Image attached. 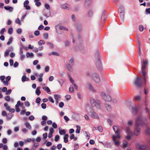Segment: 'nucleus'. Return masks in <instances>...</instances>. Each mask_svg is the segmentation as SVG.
Listing matches in <instances>:
<instances>
[{"instance_id":"1","label":"nucleus","mask_w":150,"mask_h":150,"mask_svg":"<svg viewBox=\"0 0 150 150\" xmlns=\"http://www.w3.org/2000/svg\"><path fill=\"white\" fill-rule=\"evenodd\" d=\"M148 61L147 60L144 61L142 64V70L140 73L142 72V77L140 78L137 77L134 81V84L137 87L141 88L143 85L146 84L147 80L148 78L147 75V73L145 70Z\"/></svg>"},{"instance_id":"2","label":"nucleus","mask_w":150,"mask_h":150,"mask_svg":"<svg viewBox=\"0 0 150 150\" xmlns=\"http://www.w3.org/2000/svg\"><path fill=\"white\" fill-rule=\"evenodd\" d=\"M113 129L115 134H117L116 136L113 135L112 137L113 138V140L114 142L115 145L117 146L119 145L120 143L119 141H116V140L117 138H120V131L118 127L117 126H114L113 127Z\"/></svg>"},{"instance_id":"3","label":"nucleus","mask_w":150,"mask_h":150,"mask_svg":"<svg viewBox=\"0 0 150 150\" xmlns=\"http://www.w3.org/2000/svg\"><path fill=\"white\" fill-rule=\"evenodd\" d=\"M146 120L143 119L141 116H139L137 118L135 122V126L139 127L141 126L144 125H147Z\"/></svg>"},{"instance_id":"4","label":"nucleus","mask_w":150,"mask_h":150,"mask_svg":"<svg viewBox=\"0 0 150 150\" xmlns=\"http://www.w3.org/2000/svg\"><path fill=\"white\" fill-rule=\"evenodd\" d=\"M90 102L92 106L96 107L97 109H100L101 108V101L99 100H95L93 98L90 99Z\"/></svg>"},{"instance_id":"5","label":"nucleus","mask_w":150,"mask_h":150,"mask_svg":"<svg viewBox=\"0 0 150 150\" xmlns=\"http://www.w3.org/2000/svg\"><path fill=\"white\" fill-rule=\"evenodd\" d=\"M120 17L122 21H123L124 19L125 9L124 7L121 6L119 7L118 9Z\"/></svg>"},{"instance_id":"6","label":"nucleus","mask_w":150,"mask_h":150,"mask_svg":"<svg viewBox=\"0 0 150 150\" xmlns=\"http://www.w3.org/2000/svg\"><path fill=\"white\" fill-rule=\"evenodd\" d=\"M74 59L73 58H71L69 61V63L66 65V68L67 69L70 71H73V69L72 67L74 64Z\"/></svg>"},{"instance_id":"7","label":"nucleus","mask_w":150,"mask_h":150,"mask_svg":"<svg viewBox=\"0 0 150 150\" xmlns=\"http://www.w3.org/2000/svg\"><path fill=\"white\" fill-rule=\"evenodd\" d=\"M101 96L103 99L106 101L110 102L112 100L111 97L109 95H107L103 92L101 93Z\"/></svg>"},{"instance_id":"8","label":"nucleus","mask_w":150,"mask_h":150,"mask_svg":"<svg viewBox=\"0 0 150 150\" xmlns=\"http://www.w3.org/2000/svg\"><path fill=\"white\" fill-rule=\"evenodd\" d=\"M92 78L94 81L97 83H99L100 82V79L98 74L94 73L92 75Z\"/></svg>"},{"instance_id":"9","label":"nucleus","mask_w":150,"mask_h":150,"mask_svg":"<svg viewBox=\"0 0 150 150\" xmlns=\"http://www.w3.org/2000/svg\"><path fill=\"white\" fill-rule=\"evenodd\" d=\"M140 132V129L139 127H136L135 129L134 132V134L136 136H138Z\"/></svg>"},{"instance_id":"10","label":"nucleus","mask_w":150,"mask_h":150,"mask_svg":"<svg viewBox=\"0 0 150 150\" xmlns=\"http://www.w3.org/2000/svg\"><path fill=\"white\" fill-rule=\"evenodd\" d=\"M96 65L97 67L100 70H101L102 68V64L100 61V59L98 58L96 61Z\"/></svg>"},{"instance_id":"11","label":"nucleus","mask_w":150,"mask_h":150,"mask_svg":"<svg viewBox=\"0 0 150 150\" xmlns=\"http://www.w3.org/2000/svg\"><path fill=\"white\" fill-rule=\"evenodd\" d=\"M91 116L92 118L99 119V117L97 114L95 112L93 111L91 113Z\"/></svg>"},{"instance_id":"12","label":"nucleus","mask_w":150,"mask_h":150,"mask_svg":"<svg viewBox=\"0 0 150 150\" xmlns=\"http://www.w3.org/2000/svg\"><path fill=\"white\" fill-rule=\"evenodd\" d=\"M61 8L63 9H65L67 10H69L71 9L70 6L67 4H64L61 6Z\"/></svg>"},{"instance_id":"13","label":"nucleus","mask_w":150,"mask_h":150,"mask_svg":"<svg viewBox=\"0 0 150 150\" xmlns=\"http://www.w3.org/2000/svg\"><path fill=\"white\" fill-rule=\"evenodd\" d=\"M107 18V16L105 15V11L104 10L101 15V20L105 21L106 20Z\"/></svg>"},{"instance_id":"14","label":"nucleus","mask_w":150,"mask_h":150,"mask_svg":"<svg viewBox=\"0 0 150 150\" xmlns=\"http://www.w3.org/2000/svg\"><path fill=\"white\" fill-rule=\"evenodd\" d=\"M76 29L78 32H80L82 30V25L80 23H77L76 25Z\"/></svg>"},{"instance_id":"15","label":"nucleus","mask_w":150,"mask_h":150,"mask_svg":"<svg viewBox=\"0 0 150 150\" xmlns=\"http://www.w3.org/2000/svg\"><path fill=\"white\" fill-rule=\"evenodd\" d=\"M138 150H150L146 148V146L144 145H140L138 146Z\"/></svg>"},{"instance_id":"16","label":"nucleus","mask_w":150,"mask_h":150,"mask_svg":"<svg viewBox=\"0 0 150 150\" xmlns=\"http://www.w3.org/2000/svg\"><path fill=\"white\" fill-rule=\"evenodd\" d=\"M138 108V106H134L132 107V112L133 114H136L137 113Z\"/></svg>"},{"instance_id":"17","label":"nucleus","mask_w":150,"mask_h":150,"mask_svg":"<svg viewBox=\"0 0 150 150\" xmlns=\"http://www.w3.org/2000/svg\"><path fill=\"white\" fill-rule=\"evenodd\" d=\"M13 49V47H10L9 49L7 50L5 52L4 54V56L5 57L7 56L8 55L10 52Z\"/></svg>"},{"instance_id":"18","label":"nucleus","mask_w":150,"mask_h":150,"mask_svg":"<svg viewBox=\"0 0 150 150\" xmlns=\"http://www.w3.org/2000/svg\"><path fill=\"white\" fill-rule=\"evenodd\" d=\"M54 130L52 128H51L50 129V132L49 133L48 135V137L49 138H50L52 136L53 132H54Z\"/></svg>"},{"instance_id":"19","label":"nucleus","mask_w":150,"mask_h":150,"mask_svg":"<svg viewBox=\"0 0 150 150\" xmlns=\"http://www.w3.org/2000/svg\"><path fill=\"white\" fill-rule=\"evenodd\" d=\"M105 105L106 108L107 110L109 111H110L111 110V107L110 104L105 103Z\"/></svg>"},{"instance_id":"20","label":"nucleus","mask_w":150,"mask_h":150,"mask_svg":"<svg viewBox=\"0 0 150 150\" xmlns=\"http://www.w3.org/2000/svg\"><path fill=\"white\" fill-rule=\"evenodd\" d=\"M4 8L5 9L9 11L10 12H12L13 10V8L12 7L9 6H4Z\"/></svg>"},{"instance_id":"21","label":"nucleus","mask_w":150,"mask_h":150,"mask_svg":"<svg viewBox=\"0 0 150 150\" xmlns=\"http://www.w3.org/2000/svg\"><path fill=\"white\" fill-rule=\"evenodd\" d=\"M126 132L127 134H128L130 135H133V133L130 130L129 127H127L126 129Z\"/></svg>"},{"instance_id":"22","label":"nucleus","mask_w":150,"mask_h":150,"mask_svg":"<svg viewBox=\"0 0 150 150\" xmlns=\"http://www.w3.org/2000/svg\"><path fill=\"white\" fill-rule=\"evenodd\" d=\"M69 137V135L67 134H65L64 137V142L65 143H67L68 142V138Z\"/></svg>"},{"instance_id":"23","label":"nucleus","mask_w":150,"mask_h":150,"mask_svg":"<svg viewBox=\"0 0 150 150\" xmlns=\"http://www.w3.org/2000/svg\"><path fill=\"white\" fill-rule=\"evenodd\" d=\"M39 144L38 143H35L32 148V150H35V149L39 146Z\"/></svg>"},{"instance_id":"24","label":"nucleus","mask_w":150,"mask_h":150,"mask_svg":"<svg viewBox=\"0 0 150 150\" xmlns=\"http://www.w3.org/2000/svg\"><path fill=\"white\" fill-rule=\"evenodd\" d=\"M146 129L145 130V132L147 134L150 135V128H149L147 125L146 126Z\"/></svg>"},{"instance_id":"25","label":"nucleus","mask_w":150,"mask_h":150,"mask_svg":"<svg viewBox=\"0 0 150 150\" xmlns=\"http://www.w3.org/2000/svg\"><path fill=\"white\" fill-rule=\"evenodd\" d=\"M24 125L27 128H28L30 130L31 129V127L29 122H25V123Z\"/></svg>"},{"instance_id":"26","label":"nucleus","mask_w":150,"mask_h":150,"mask_svg":"<svg viewBox=\"0 0 150 150\" xmlns=\"http://www.w3.org/2000/svg\"><path fill=\"white\" fill-rule=\"evenodd\" d=\"M43 15L45 16L47 18L50 17V16H51V13H50V11H48L46 13H45V12L44 13H43Z\"/></svg>"},{"instance_id":"27","label":"nucleus","mask_w":150,"mask_h":150,"mask_svg":"<svg viewBox=\"0 0 150 150\" xmlns=\"http://www.w3.org/2000/svg\"><path fill=\"white\" fill-rule=\"evenodd\" d=\"M40 86H38L37 87V88L36 89V91H35L36 94L38 95H40L41 93V92L40 90Z\"/></svg>"},{"instance_id":"28","label":"nucleus","mask_w":150,"mask_h":150,"mask_svg":"<svg viewBox=\"0 0 150 150\" xmlns=\"http://www.w3.org/2000/svg\"><path fill=\"white\" fill-rule=\"evenodd\" d=\"M26 56L27 58H28L30 57H33L34 56V54L32 52L30 53L29 52H27L26 53Z\"/></svg>"},{"instance_id":"29","label":"nucleus","mask_w":150,"mask_h":150,"mask_svg":"<svg viewBox=\"0 0 150 150\" xmlns=\"http://www.w3.org/2000/svg\"><path fill=\"white\" fill-rule=\"evenodd\" d=\"M93 11L91 10H90L88 12V16L89 17H91L93 15Z\"/></svg>"},{"instance_id":"30","label":"nucleus","mask_w":150,"mask_h":150,"mask_svg":"<svg viewBox=\"0 0 150 150\" xmlns=\"http://www.w3.org/2000/svg\"><path fill=\"white\" fill-rule=\"evenodd\" d=\"M39 0H34V2H35V5L38 7H39L41 5V3L39 1Z\"/></svg>"},{"instance_id":"31","label":"nucleus","mask_w":150,"mask_h":150,"mask_svg":"<svg viewBox=\"0 0 150 150\" xmlns=\"http://www.w3.org/2000/svg\"><path fill=\"white\" fill-rule=\"evenodd\" d=\"M76 127L77 128V129L76 131V132L77 133L79 134L81 130L80 127L79 125H77L76 126Z\"/></svg>"},{"instance_id":"32","label":"nucleus","mask_w":150,"mask_h":150,"mask_svg":"<svg viewBox=\"0 0 150 150\" xmlns=\"http://www.w3.org/2000/svg\"><path fill=\"white\" fill-rule=\"evenodd\" d=\"M59 28L60 30H64L67 31H68V29L67 28L64 27V26L60 25L59 26Z\"/></svg>"},{"instance_id":"33","label":"nucleus","mask_w":150,"mask_h":150,"mask_svg":"<svg viewBox=\"0 0 150 150\" xmlns=\"http://www.w3.org/2000/svg\"><path fill=\"white\" fill-rule=\"evenodd\" d=\"M88 88L91 91H93V92H95V90L94 89L93 87L90 84H89L88 85Z\"/></svg>"},{"instance_id":"34","label":"nucleus","mask_w":150,"mask_h":150,"mask_svg":"<svg viewBox=\"0 0 150 150\" xmlns=\"http://www.w3.org/2000/svg\"><path fill=\"white\" fill-rule=\"evenodd\" d=\"M59 133L61 135H62L64 134H66V131L64 129H63L62 130H60L59 129Z\"/></svg>"},{"instance_id":"35","label":"nucleus","mask_w":150,"mask_h":150,"mask_svg":"<svg viewBox=\"0 0 150 150\" xmlns=\"http://www.w3.org/2000/svg\"><path fill=\"white\" fill-rule=\"evenodd\" d=\"M74 89L73 86V85H71L69 89V91L70 93H73L74 91Z\"/></svg>"},{"instance_id":"36","label":"nucleus","mask_w":150,"mask_h":150,"mask_svg":"<svg viewBox=\"0 0 150 150\" xmlns=\"http://www.w3.org/2000/svg\"><path fill=\"white\" fill-rule=\"evenodd\" d=\"M46 44L47 45H48L50 48H53L54 47L52 43L50 42H47Z\"/></svg>"},{"instance_id":"37","label":"nucleus","mask_w":150,"mask_h":150,"mask_svg":"<svg viewBox=\"0 0 150 150\" xmlns=\"http://www.w3.org/2000/svg\"><path fill=\"white\" fill-rule=\"evenodd\" d=\"M12 40H13V38L12 37H10L9 38L8 41L7 43V45H9L11 43V42H12Z\"/></svg>"},{"instance_id":"38","label":"nucleus","mask_w":150,"mask_h":150,"mask_svg":"<svg viewBox=\"0 0 150 150\" xmlns=\"http://www.w3.org/2000/svg\"><path fill=\"white\" fill-rule=\"evenodd\" d=\"M7 119L8 120H10L12 118L13 116L12 114L11 113L10 114H8V115L7 116Z\"/></svg>"},{"instance_id":"39","label":"nucleus","mask_w":150,"mask_h":150,"mask_svg":"<svg viewBox=\"0 0 150 150\" xmlns=\"http://www.w3.org/2000/svg\"><path fill=\"white\" fill-rule=\"evenodd\" d=\"M51 54H52L53 55H56V56H59V54L57 52H52L50 54H49V55H50Z\"/></svg>"},{"instance_id":"40","label":"nucleus","mask_w":150,"mask_h":150,"mask_svg":"<svg viewBox=\"0 0 150 150\" xmlns=\"http://www.w3.org/2000/svg\"><path fill=\"white\" fill-rule=\"evenodd\" d=\"M44 90L46 91L48 93L50 94V90L48 87H46V88H45Z\"/></svg>"},{"instance_id":"41","label":"nucleus","mask_w":150,"mask_h":150,"mask_svg":"<svg viewBox=\"0 0 150 150\" xmlns=\"http://www.w3.org/2000/svg\"><path fill=\"white\" fill-rule=\"evenodd\" d=\"M45 43V42H44V41L42 40H40V41L38 42V44L39 45H42L44 44Z\"/></svg>"},{"instance_id":"42","label":"nucleus","mask_w":150,"mask_h":150,"mask_svg":"<svg viewBox=\"0 0 150 150\" xmlns=\"http://www.w3.org/2000/svg\"><path fill=\"white\" fill-rule=\"evenodd\" d=\"M27 79V77L25 75L23 76L22 78V81L23 82H24L26 81V79Z\"/></svg>"},{"instance_id":"43","label":"nucleus","mask_w":150,"mask_h":150,"mask_svg":"<svg viewBox=\"0 0 150 150\" xmlns=\"http://www.w3.org/2000/svg\"><path fill=\"white\" fill-rule=\"evenodd\" d=\"M127 142L126 141H123V147L125 148H126L127 146Z\"/></svg>"},{"instance_id":"44","label":"nucleus","mask_w":150,"mask_h":150,"mask_svg":"<svg viewBox=\"0 0 150 150\" xmlns=\"http://www.w3.org/2000/svg\"><path fill=\"white\" fill-rule=\"evenodd\" d=\"M145 13L147 15L150 13V8L146 9Z\"/></svg>"},{"instance_id":"45","label":"nucleus","mask_w":150,"mask_h":150,"mask_svg":"<svg viewBox=\"0 0 150 150\" xmlns=\"http://www.w3.org/2000/svg\"><path fill=\"white\" fill-rule=\"evenodd\" d=\"M43 37L45 39H47L48 38V35L47 33H44L43 35Z\"/></svg>"},{"instance_id":"46","label":"nucleus","mask_w":150,"mask_h":150,"mask_svg":"<svg viewBox=\"0 0 150 150\" xmlns=\"http://www.w3.org/2000/svg\"><path fill=\"white\" fill-rule=\"evenodd\" d=\"M45 7L46 9L50 10V5L47 4H45Z\"/></svg>"},{"instance_id":"47","label":"nucleus","mask_w":150,"mask_h":150,"mask_svg":"<svg viewBox=\"0 0 150 150\" xmlns=\"http://www.w3.org/2000/svg\"><path fill=\"white\" fill-rule=\"evenodd\" d=\"M84 132L86 134V137L88 138L87 139H89L90 137V135L88 132L86 131H85Z\"/></svg>"},{"instance_id":"48","label":"nucleus","mask_w":150,"mask_h":150,"mask_svg":"<svg viewBox=\"0 0 150 150\" xmlns=\"http://www.w3.org/2000/svg\"><path fill=\"white\" fill-rule=\"evenodd\" d=\"M97 129L100 132H102L103 131V127L100 126H99L97 128Z\"/></svg>"},{"instance_id":"49","label":"nucleus","mask_w":150,"mask_h":150,"mask_svg":"<svg viewBox=\"0 0 150 150\" xmlns=\"http://www.w3.org/2000/svg\"><path fill=\"white\" fill-rule=\"evenodd\" d=\"M5 100L7 101H9L10 100V98L9 96H7L5 97Z\"/></svg>"},{"instance_id":"50","label":"nucleus","mask_w":150,"mask_h":150,"mask_svg":"<svg viewBox=\"0 0 150 150\" xmlns=\"http://www.w3.org/2000/svg\"><path fill=\"white\" fill-rule=\"evenodd\" d=\"M15 23L18 24L20 25L21 24V22L18 18H17L16 19L15 21Z\"/></svg>"},{"instance_id":"51","label":"nucleus","mask_w":150,"mask_h":150,"mask_svg":"<svg viewBox=\"0 0 150 150\" xmlns=\"http://www.w3.org/2000/svg\"><path fill=\"white\" fill-rule=\"evenodd\" d=\"M41 106L42 108L43 109H45L47 106L46 104L45 103H42Z\"/></svg>"},{"instance_id":"52","label":"nucleus","mask_w":150,"mask_h":150,"mask_svg":"<svg viewBox=\"0 0 150 150\" xmlns=\"http://www.w3.org/2000/svg\"><path fill=\"white\" fill-rule=\"evenodd\" d=\"M144 27L142 25H140L139 27V29L140 31H142L144 30Z\"/></svg>"},{"instance_id":"53","label":"nucleus","mask_w":150,"mask_h":150,"mask_svg":"<svg viewBox=\"0 0 150 150\" xmlns=\"http://www.w3.org/2000/svg\"><path fill=\"white\" fill-rule=\"evenodd\" d=\"M13 32V29L12 28H10L8 29V33L11 34Z\"/></svg>"},{"instance_id":"54","label":"nucleus","mask_w":150,"mask_h":150,"mask_svg":"<svg viewBox=\"0 0 150 150\" xmlns=\"http://www.w3.org/2000/svg\"><path fill=\"white\" fill-rule=\"evenodd\" d=\"M140 98H141V96H136L134 98V99L136 100L139 101V100H140Z\"/></svg>"},{"instance_id":"55","label":"nucleus","mask_w":150,"mask_h":150,"mask_svg":"<svg viewBox=\"0 0 150 150\" xmlns=\"http://www.w3.org/2000/svg\"><path fill=\"white\" fill-rule=\"evenodd\" d=\"M16 32L17 33L20 34L22 32V30L21 28H18Z\"/></svg>"},{"instance_id":"56","label":"nucleus","mask_w":150,"mask_h":150,"mask_svg":"<svg viewBox=\"0 0 150 150\" xmlns=\"http://www.w3.org/2000/svg\"><path fill=\"white\" fill-rule=\"evenodd\" d=\"M29 3V1L28 0H25L24 2V6H25L26 5H28Z\"/></svg>"},{"instance_id":"57","label":"nucleus","mask_w":150,"mask_h":150,"mask_svg":"<svg viewBox=\"0 0 150 150\" xmlns=\"http://www.w3.org/2000/svg\"><path fill=\"white\" fill-rule=\"evenodd\" d=\"M5 28H2L0 31V34L1 35H3L4 33V32L5 31Z\"/></svg>"},{"instance_id":"58","label":"nucleus","mask_w":150,"mask_h":150,"mask_svg":"<svg viewBox=\"0 0 150 150\" xmlns=\"http://www.w3.org/2000/svg\"><path fill=\"white\" fill-rule=\"evenodd\" d=\"M48 99L50 102L52 103H54V101L52 97L49 96L48 97Z\"/></svg>"},{"instance_id":"59","label":"nucleus","mask_w":150,"mask_h":150,"mask_svg":"<svg viewBox=\"0 0 150 150\" xmlns=\"http://www.w3.org/2000/svg\"><path fill=\"white\" fill-rule=\"evenodd\" d=\"M91 0H86L85 1V4H91Z\"/></svg>"},{"instance_id":"60","label":"nucleus","mask_w":150,"mask_h":150,"mask_svg":"<svg viewBox=\"0 0 150 150\" xmlns=\"http://www.w3.org/2000/svg\"><path fill=\"white\" fill-rule=\"evenodd\" d=\"M25 105L27 107L30 106V103L28 101H26L25 102Z\"/></svg>"},{"instance_id":"61","label":"nucleus","mask_w":150,"mask_h":150,"mask_svg":"<svg viewBox=\"0 0 150 150\" xmlns=\"http://www.w3.org/2000/svg\"><path fill=\"white\" fill-rule=\"evenodd\" d=\"M40 98L39 97H38L36 99L35 102L37 103H40Z\"/></svg>"},{"instance_id":"62","label":"nucleus","mask_w":150,"mask_h":150,"mask_svg":"<svg viewBox=\"0 0 150 150\" xmlns=\"http://www.w3.org/2000/svg\"><path fill=\"white\" fill-rule=\"evenodd\" d=\"M59 138V135H56L55 137V141L56 142H57Z\"/></svg>"},{"instance_id":"63","label":"nucleus","mask_w":150,"mask_h":150,"mask_svg":"<svg viewBox=\"0 0 150 150\" xmlns=\"http://www.w3.org/2000/svg\"><path fill=\"white\" fill-rule=\"evenodd\" d=\"M64 105V103L62 102H60L59 104V107L60 108H62Z\"/></svg>"},{"instance_id":"64","label":"nucleus","mask_w":150,"mask_h":150,"mask_svg":"<svg viewBox=\"0 0 150 150\" xmlns=\"http://www.w3.org/2000/svg\"><path fill=\"white\" fill-rule=\"evenodd\" d=\"M40 34V32L38 30H36L34 32L35 35L37 36Z\"/></svg>"}]
</instances>
